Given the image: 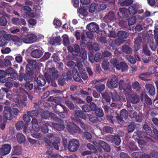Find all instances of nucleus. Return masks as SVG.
<instances>
[{"label": "nucleus", "mask_w": 158, "mask_h": 158, "mask_svg": "<svg viewBox=\"0 0 158 158\" xmlns=\"http://www.w3.org/2000/svg\"><path fill=\"white\" fill-rule=\"evenodd\" d=\"M28 115L33 118L32 121V126L33 129L36 132H38L40 131V128L38 125V120L40 121L38 117V113L36 110H32L31 111L27 112Z\"/></svg>", "instance_id": "1"}, {"label": "nucleus", "mask_w": 158, "mask_h": 158, "mask_svg": "<svg viewBox=\"0 0 158 158\" xmlns=\"http://www.w3.org/2000/svg\"><path fill=\"white\" fill-rule=\"evenodd\" d=\"M18 41L20 43L23 42L26 44H31L36 41L37 40V37L33 34H29L22 37L21 40L19 38L16 37Z\"/></svg>", "instance_id": "2"}, {"label": "nucleus", "mask_w": 158, "mask_h": 158, "mask_svg": "<svg viewBox=\"0 0 158 158\" xmlns=\"http://www.w3.org/2000/svg\"><path fill=\"white\" fill-rule=\"evenodd\" d=\"M111 62L117 69L121 70L122 72H126L128 69V66L124 62H121L119 63L118 61L115 59L112 60Z\"/></svg>", "instance_id": "3"}, {"label": "nucleus", "mask_w": 158, "mask_h": 158, "mask_svg": "<svg viewBox=\"0 0 158 158\" xmlns=\"http://www.w3.org/2000/svg\"><path fill=\"white\" fill-rule=\"evenodd\" d=\"M48 136L49 138H53L52 139L56 141L55 142H50V141L48 140V139H45V141L49 146H51L52 145L56 149H58L59 148L58 144L60 143V139L59 137H57L56 135H53L52 133H49L48 135Z\"/></svg>", "instance_id": "4"}, {"label": "nucleus", "mask_w": 158, "mask_h": 158, "mask_svg": "<svg viewBox=\"0 0 158 158\" xmlns=\"http://www.w3.org/2000/svg\"><path fill=\"white\" fill-rule=\"evenodd\" d=\"M93 143L99 149H101V148H102L106 152H109L110 151L109 146L105 142L102 140L94 141Z\"/></svg>", "instance_id": "5"}, {"label": "nucleus", "mask_w": 158, "mask_h": 158, "mask_svg": "<svg viewBox=\"0 0 158 158\" xmlns=\"http://www.w3.org/2000/svg\"><path fill=\"white\" fill-rule=\"evenodd\" d=\"M79 146V141L77 139H73L69 141L68 148L70 152H74L77 150Z\"/></svg>", "instance_id": "6"}, {"label": "nucleus", "mask_w": 158, "mask_h": 158, "mask_svg": "<svg viewBox=\"0 0 158 158\" xmlns=\"http://www.w3.org/2000/svg\"><path fill=\"white\" fill-rule=\"evenodd\" d=\"M49 73L50 74L49 75L50 76L49 77H47V80L48 83L50 82H52V81L56 78L58 77V74L57 71L55 68H52L50 69L49 70Z\"/></svg>", "instance_id": "7"}, {"label": "nucleus", "mask_w": 158, "mask_h": 158, "mask_svg": "<svg viewBox=\"0 0 158 158\" xmlns=\"http://www.w3.org/2000/svg\"><path fill=\"white\" fill-rule=\"evenodd\" d=\"M67 129L68 131L72 134L78 132L80 130L79 128L76 124L70 122L68 123Z\"/></svg>", "instance_id": "8"}, {"label": "nucleus", "mask_w": 158, "mask_h": 158, "mask_svg": "<svg viewBox=\"0 0 158 158\" xmlns=\"http://www.w3.org/2000/svg\"><path fill=\"white\" fill-rule=\"evenodd\" d=\"M118 81L117 77L114 75H112L110 80H108L107 81L108 87L111 88L117 87L118 85Z\"/></svg>", "instance_id": "9"}, {"label": "nucleus", "mask_w": 158, "mask_h": 158, "mask_svg": "<svg viewBox=\"0 0 158 158\" xmlns=\"http://www.w3.org/2000/svg\"><path fill=\"white\" fill-rule=\"evenodd\" d=\"M11 147L8 144H5L0 149V154L2 156H5L8 154L11 150Z\"/></svg>", "instance_id": "10"}, {"label": "nucleus", "mask_w": 158, "mask_h": 158, "mask_svg": "<svg viewBox=\"0 0 158 158\" xmlns=\"http://www.w3.org/2000/svg\"><path fill=\"white\" fill-rule=\"evenodd\" d=\"M124 83V80H120L119 81V88L120 90L123 89L124 91L128 94L131 91V85H123Z\"/></svg>", "instance_id": "11"}, {"label": "nucleus", "mask_w": 158, "mask_h": 158, "mask_svg": "<svg viewBox=\"0 0 158 158\" xmlns=\"http://www.w3.org/2000/svg\"><path fill=\"white\" fill-rule=\"evenodd\" d=\"M128 114L127 111L124 109L121 110L120 112V116L118 115L116 117L118 122H123V119L126 120Z\"/></svg>", "instance_id": "12"}, {"label": "nucleus", "mask_w": 158, "mask_h": 158, "mask_svg": "<svg viewBox=\"0 0 158 158\" xmlns=\"http://www.w3.org/2000/svg\"><path fill=\"white\" fill-rule=\"evenodd\" d=\"M6 73L10 75V77H8L7 78L8 81H11V78L16 79L18 77V74L11 68H9L6 70Z\"/></svg>", "instance_id": "13"}, {"label": "nucleus", "mask_w": 158, "mask_h": 158, "mask_svg": "<svg viewBox=\"0 0 158 158\" xmlns=\"http://www.w3.org/2000/svg\"><path fill=\"white\" fill-rule=\"evenodd\" d=\"M86 28L91 31L95 32L98 30L99 27L96 23H91L87 26Z\"/></svg>", "instance_id": "14"}, {"label": "nucleus", "mask_w": 158, "mask_h": 158, "mask_svg": "<svg viewBox=\"0 0 158 158\" xmlns=\"http://www.w3.org/2000/svg\"><path fill=\"white\" fill-rule=\"evenodd\" d=\"M5 110L4 112V117L8 120H10L12 118V115L10 111V108L7 106H5Z\"/></svg>", "instance_id": "15"}, {"label": "nucleus", "mask_w": 158, "mask_h": 158, "mask_svg": "<svg viewBox=\"0 0 158 158\" xmlns=\"http://www.w3.org/2000/svg\"><path fill=\"white\" fill-rule=\"evenodd\" d=\"M37 82L39 86H44L46 83L45 77L42 75H39L37 78Z\"/></svg>", "instance_id": "16"}, {"label": "nucleus", "mask_w": 158, "mask_h": 158, "mask_svg": "<svg viewBox=\"0 0 158 158\" xmlns=\"http://www.w3.org/2000/svg\"><path fill=\"white\" fill-rule=\"evenodd\" d=\"M42 55L43 53L42 51L38 49L33 50L31 53L32 56L36 58L40 57Z\"/></svg>", "instance_id": "17"}, {"label": "nucleus", "mask_w": 158, "mask_h": 158, "mask_svg": "<svg viewBox=\"0 0 158 158\" xmlns=\"http://www.w3.org/2000/svg\"><path fill=\"white\" fill-rule=\"evenodd\" d=\"M0 36L7 40H10L12 39L11 35L10 34H6V32L4 31H0Z\"/></svg>", "instance_id": "18"}, {"label": "nucleus", "mask_w": 158, "mask_h": 158, "mask_svg": "<svg viewBox=\"0 0 158 158\" xmlns=\"http://www.w3.org/2000/svg\"><path fill=\"white\" fill-rule=\"evenodd\" d=\"M145 88L149 94L153 95L154 94L155 89L154 86L150 84H148L145 85Z\"/></svg>", "instance_id": "19"}, {"label": "nucleus", "mask_w": 158, "mask_h": 158, "mask_svg": "<svg viewBox=\"0 0 158 158\" xmlns=\"http://www.w3.org/2000/svg\"><path fill=\"white\" fill-rule=\"evenodd\" d=\"M119 12L117 13L118 15L120 18L122 16L124 17L127 15V10L125 8H120L119 9Z\"/></svg>", "instance_id": "20"}, {"label": "nucleus", "mask_w": 158, "mask_h": 158, "mask_svg": "<svg viewBox=\"0 0 158 158\" xmlns=\"http://www.w3.org/2000/svg\"><path fill=\"white\" fill-rule=\"evenodd\" d=\"M130 102L132 103H136L139 101V98L138 95L133 94L131 95L129 99Z\"/></svg>", "instance_id": "21"}, {"label": "nucleus", "mask_w": 158, "mask_h": 158, "mask_svg": "<svg viewBox=\"0 0 158 158\" xmlns=\"http://www.w3.org/2000/svg\"><path fill=\"white\" fill-rule=\"evenodd\" d=\"M117 35L121 39H126L128 36L129 34L126 31H120L118 32Z\"/></svg>", "instance_id": "22"}, {"label": "nucleus", "mask_w": 158, "mask_h": 158, "mask_svg": "<svg viewBox=\"0 0 158 158\" xmlns=\"http://www.w3.org/2000/svg\"><path fill=\"white\" fill-rule=\"evenodd\" d=\"M118 3L122 6H128L133 3L132 0H119Z\"/></svg>", "instance_id": "23"}, {"label": "nucleus", "mask_w": 158, "mask_h": 158, "mask_svg": "<svg viewBox=\"0 0 158 158\" xmlns=\"http://www.w3.org/2000/svg\"><path fill=\"white\" fill-rule=\"evenodd\" d=\"M139 42L141 43L140 38H137L135 42V49H134V52H137L140 48V44Z\"/></svg>", "instance_id": "24"}, {"label": "nucleus", "mask_w": 158, "mask_h": 158, "mask_svg": "<svg viewBox=\"0 0 158 158\" xmlns=\"http://www.w3.org/2000/svg\"><path fill=\"white\" fill-rule=\"evenodd\" d=\"M122 50L124 52L128 54L131 53L132 51V49L127 45H124L122 46Z\"/></svg>", "instance_id": "25"}, {"label": "nucleus", "mask_w": 158, "mask_h": 158, "mask_svg": "<svg viewBox=\"0 0 158 158\" xmlns=\"http://www.w3.org/2000/svg\"><path fill=\"white\" fill-rule=\"evenodd\" d=\"M80 53L81 55L77 58V60L78 62H82L86 59V53L85 52H84L83 53L81 52Z\"/></svg>", "instance_id": "26"}, {"label": "nucleus", "mask_w": 158, "mask_h": 158, "mask_svg": "<svg viewBox=\"0 0 158 158\" xmlns=\"http://www.w3.org/2000/svg\"><path fill=\"white\" fill-rule=\"evenodd\" d=\"M17 139L19 143H21L24 142L26 139L24 135L22 133H19L17 135Z\"/></svg>", "instance_id": "27"}, {"label": "nucleus", "mask_w": 158, "mask_h": 158, "mask_svg": "<svg viewBox=\"0 0 158 158\" xmlns=\"http://www.w3.org/2000/svg\"><path fill=\"white\" fill-rule=\"evenodd\" d=\"M74 72H75V73L73 74V77L74 79L76 81L81 82L82 80L80 77L78 75L76 69H73V73Z\"/></svg>", "instance_id": "28"}, {"label": "nucleus", "mask_w": 158, "mask_h": 158, "mask_svg": "<svg viewBox=\"0 0 158 158\" xmlns=\"http://www.w3.org/2000/svg\"><path fill=\"white\" fill-rule=\"evenodd\" d=\"M97 4L96 10L98 11H100L102 10H103L106 7V5L104 3H98Z\"/></svg>", "instance_id": "29"}, {"label": "nucleus", "mask_w": 158, "mask_h": 158, "mask_svg": "<svg viewBox=\"0 0 158 158\" xmlns=\"http://www.w3.org/2000/svg\"><path fill=\"white\" fill-rule=\"evenodd\" d=\"M106 19H108L111 21L115 19L114 14L113 11H110L105 16Z\"/></svg>", "instance_id": "30"}, {"label": "nucleus", "mask_w": 158, "mask_h": 158, "mask_svg": "<svg viewBox=\"0 0 158 158\" xmlns=\"http://www.w3.org/2000/svg\"><path fill=\"white\" fill-rule=\"evenodd\" d=\"M53 126L55 129L59 131L63 130L64 127V124L62 123L54 124Z\"/></svg>", "instance_id": "31"}, {"label": "nucleus", "mask_w": 158, "mask_h": 158, "mask_svg": "<svg viewBox=\"0 0 158 158\" xmlns=\"http://www.w3.org/2000/svg\"><path fill=\"white\" fill-rule=\"evenodd\" d=\"M124 40L120 39H116L114 41H112L113 44H112L111 46L114 47V46L115 44L117 45H119L120 44H123L124 42Z\"/></svg>", "instance_id": "32"}, {"label": "nucleus", "mask_w": 158, "mask_h": 158, "mask_svg": "<svg viewBox=\"0 0 158 158\" xmlns=\"http://www.w3.org/2000/svg\"><path fill=\"white\" fill-rule=\"evenodd\" d=\"M64 79L67 81L70 80L72 78V74L71 72L68 71L66 73H64L63 75Z\"/></svg>", "instance_id": "33"}, {"label": "nucleus", "mask_w": 158, "mask_h": 158, "mask_svg": "<svg viewBox=\"0 0 158 158\" xmlns=\"http://www.w3.org/2000/svg\"><path fill=\"white\" fill-rule=\"evenodd\" d=\"M112 98L113 100L115 101L120 100L121 98V97L115 91L113 93Z\"/></svg>", "instance_id": "34"}, {"label": "nucleus", "mask_w": 158, "mask_h": 158, "mask_svg": "<svg viewBox=\"0 0 158 158\" xmlns=\"http://www.w3.org/2000/svg\"><path fill=\"white\" fill-rule=\"evenodd\" d=\"M63 39V44L64 45L66 46L68 45L69 43V37L67 35H64L62 36Z\"/></svg>", "instance_id": "35"}, {"label": "nucleus", "mask_w": 158, "mask_h": 158, "mask_svg": "<svg viewBox=\"0 0 158 158\" xmlns=\"http://www.w3.org/2000/svg\"><path fill=\"white\" fill-rule=\"evenodd\" d=\"M95 88L97 90L100 92L103 91L104 89L105 86L103 84H97L96 85Z\"/></svg>", "instance_id": "36"}, {"label": "nucleus", "mask_w": 158, "mask_h": 158, "mask_svg": "<svg viewBox=\"0 0 158 158\" xmlns=\"http://www.w3.org/2000/svg\"><path fill=\"white\" fill-rule=\"evenodd\" d=\"M78 11L81 15H82L83 16H86L88 14L87 9L83 8L79 9L78 10Z\"/></svg>", "instance_id": "37"}, {"label": "nucleus", "mask_w": 158, "mask_h": 158, "mask_svg": "<svg viewBox=\"0 0 158 158\" xmlns=\"http://www.w3.org/2000/svg\"><path fill=\"white\" fill-rule=\"evenodd\" d=\"M149 75L146 73H142L139 75V77L141 79L144 81H148L150 79L148 78Z\"/></svg>", "instance_id": "38"}, {"label": "nucleus", "mask_w": 158, "mask_h": 158, "mask_svg": "<svg viewBox=\"0 0 158 158\" xmlns=\"http://www.w3.org/2000/svg\"><path fill=\"white\" fill-rule=\"evenodd\" d=\"M41 116L42 118L47 119L50 117V114L48 111H45L41 113Z\"/></svg>", "instance_id": "39"}, {"label": "nucleus", "mask_w": 158, "mask_h": 158, "mask_svg": "<svg viewBox=\"0 0 158 158\" xmlns=\"http://www.w3.org/2000/svg\"><path fill=\"white\" fill-rule=\"evenodd\" d=\"M143 52L146 55L149 56L150 55V51L146 45H144L143 46Z\"/></svg>", "instance_id": "40"}, {"label": "nucleus", "mask_w": 158, "mask_h": 158, "mask_svg": "<svg viewBox=\"0 0 158 158\" xmlns=\"http://www.w3.org/2000/svg\"><path fill=\"white\" fill-rule=\"evenodd\" d=\"M103 98L107 102H109L110 101V98L108 94L105 92L102 94Z\"/></svg>", "instance_id": "41"}, {"label": "nucleus", "mask_w": 158, "mask_h": 158, "mask_svg": "<svg viewBox=\"0 0 158 158\" xmlns=\"http://www.w3.org/2000/svg\"><path fill=\"white\" fill-rule=\"evenodd\" d=\"M95 114L96 115L99 117L102 116L104 113L102 110L101 109H98L95 111Z\"/></svg>", "instance_id": "42"}, {"label": "nucleus", "mask_w": 158, "mask_h": 158, "mask_svg": "<svg viewBox=\"0 0 158 158\" xmlns=\"http://www.w3.org/2000/svg\"><path fill=\"white\" fill-rule=\"evenodd\" d=\"M136 18L135 17H132L128 19V24L129 25H133L135 22Z\"/></svg>", "instance_id": "43"}, {"label": "nucleus", "mask_w": 158, "mask_h": 158, "mask_svg": "<svg viewBox=\"0 0 158 158\" xmlns=\"http://www.w3.org/2000/svg\"><path fill=\"white\" fill-rule=\"evenodd\" d=\"M87 147L93 152H97L96 148L93 145L90 143H88L87 144Z\"/></svg>", "instance_id": "44"}, {"label": "nucleus", "mask_w": 158, "mask_h": 158, "mask_svg": "<svg viewBox=\"0 0 158 158\" xmlns=\"http://www.w3.org/2000/svg\"><path fill=\"white\" fill-rule=\"evenodd\" d=\"M12 23L15 24L17 25H21V23L20 22V19L18 18H14L12 19Z\"/></svg>", "instance_id": "45"}, {"label": "nucleus", "mask_w": 158, "mask_h": 158, "mask_svg": "<svg viewBox=\"0 0 158 158\" xmlns=\"http://www.w3.org/2000/svg\"><path fill=\"white\" fill-rule=\"evenodd\" d=\"M135 125L134 123H131L130 124L128 127V131L129 132H132L134 130Z\"/></svg>", "instance_id": "46"}, {"label": "nucleus", "mask_w": 158, "mask_h": 158, "mask_svg": "<svg viewBox=\"0 0 158 158\" xmlns=\"http://www.w3.org/2000/svg\"><path fill=\"white\" fill-rule=\"evenodd\" d=\"M97 6V4H96L95 3H92L90 5L89 9V11L90 12L92 13L94 12L95 10H96Z\"/></svg>", "instance_id": "47"}, {"label": "nucleus", "mask_w": 158, "mask_h": 158, "mask_svg": "<svg viewBox=\"0 0 158 158\" xmlns=\"http://www.w3.org/2000/svg\"><path fill=\"white\" fill-rule=\"evenodd\" d=\"M145 99V101L146 103L148 105H151L152 103V102L150 98L146 94L144 95Z\"/></svg>", "instance_id": "48"}, {"label": "nucleus", "mask_w": 158, "mask_h": 158, "mask_svg": "<svg viewBox=\"0 0 158 158\" xmlns=\"http://www.w3.org/2000/svg\"><path fill=\"white\" fill-rule=\"evenodd\" d=\"M23 126V122L22 121H19L16 124V128L18 130L22 129Z\"/></svg>", "instance_id": "49"}, {"label": "nucleus", "mask_w": 158, "mask_h": 158, "mask_svg": "<svg viewBox=\"0 0 158 158\" xmlns=\"http://www.w3.org/2000/svg\"><path fill=\"white\" fill-rule=\"evenodd\" d=\"M7 20L6 18L4 17H1L0 18V23L3 26H4L7 23Z\"/></svg>", "instance_id": "50"}, {"label": "nucleus", "mask_w": 158, "mask_h": 158, "mask_svg": "<svg viewBox=\"0 0 158 158\" xmlns=\"http://www.w3.org/2000/svg\"><path fill=\"white\" fill-rule=\"evenodd\" d=\"M132 87L133 88L136 89V91H139L140 86L138 82L137 81H135L132 84Z\"/></svg>", "instance_id": "51"}, {"label": "nucleus", "mask_w": 158, "mask_h": 158, "mask_svg": "<svg viewBox=\"0 0 158 158\" xmlns=\"http://www.w3.org/2000/svg\"><path fill=\"white\" fill-rule=\"evenodd\" d=\"M82 112L80 110H76L75 111V114H74V116L76 118L79 119V118L81 115H82Z\"/></svg>", "instance_id": "52"}, {"label": "nucleus", "mask_w": 158, "mask_h": 158, "mask_svg": "<svg viewBox=\"0 0 158 158\" xmlns=\"http://www.w3.org/2000/svg\"><path fill=\"white\" fill-rule=\"evenodd\" d=\"M120 142L121 140L119 137L117 136H114V139L113 143H114L116 145H118L120 144Z\"/></svg>", "instance_id": "53"}, {"label": "nucleus", "mask_w": 158, "mask_h": 158, "mask_svg": "<svg viewBox=\"0 0 158 158\" xmlns=\"http://www.w3.org/2000/svg\"><path fill=\"white\" fill-rule=\"evenodd\" d=\"M103 130L104 131L108 133H112L113 131L112 129L109 127H103Z\"/></svg>", "instance_id": "54"}, {"label": "nucleus", "mask_w": 158, "mask_h": 158, "mask_svg": "<svg viewBox=\"0 0 158 158\" xmlns=\"http://www.w3.org/2000/svg\"><path fill=\"white\" fill-rule=\"evenodd\" d=\"M65 103L70 109L73 110L74 109V105L70 101H67Z\"/></svg>", "instance_id": "55"}, {"label": "nucleus", "mask_w": 158, "mask_h": 158, "mask_svg": "<svg viewBox=\"0 0 158 158\" xmlns=\"http://www.w3.org/2000/svg\"><path fill=\"white\" fill-rule=\"evenodd\" d=\"M114 139V136L112 135H108L106 138V139L107 141L111 143H113Z\"/></svg>", "instance_id": "56"}, {"label": "nucleus", "mask_w": 158, "mask_h": 158, "mask_svg": "<svg viewBox=\"0 0 158 158\" xmlns=\"http://www.w3.org/2000/svg\"><path fill=\"white\" fill-rule=\"evenodd\" d=\"M92 48L95 51H98L99 50L100 46L98 44L94 43L92 45Z\"/></svg>", "instance_id": "57"}, {"label": "nucleus", "mask_w": 158, "mask_h": 158, "mask_svg": "<svg viewBox=\"0 0 158 158\" xmlns=\"http://www.w3.org/2000/svg\"><path fill=\"white\" fill-rule=\"evenodd\" d=\"M89 106L88 105H85L82 106V110L85 112H88L90 110Z\"/></svg>", "instance_id": "58"}, {"label": "nucleus", "mask_w": 158, "mask_h": 158, "mask_svg": "<svg viewBox=\"0 0 158 158\" xmlns=\"http://www.w3.org/2000/svg\"><path fill=\"white\" fill-rule=\"evenodd\" d=\"M78 124H79L85 130H86L87 128V126L84 123L82 122L80 119H79V120L78 121Z\"/></svg>", "instance_id": "59"}, {"label": "nucleus", "mask_w": 158, "mask_h": 158, "mask_svg": "<svg viewBox=\"0 0 158 158\" xmlns=\"http://www.w3.org/2000/svg\"><path fill=\"white\" fill-rule=\"evenodd\" d=\"M71 97L72 99H73V100L75 101L76 102L79 103H83L84 102L82 100L80 99L74 97L72 96H71Z\"/></svg>", "instance_id": "60"}, {"label": "nucleus", "mask_w": 158, "mask_h": 158, "mask_svg": "<svg viewBox=\"0 0 158 158\" xmlns=\"http://www.w3.org/2000/svg\"><path fill=\"white\" fill-rule=\"evenodd\" d=\"M84 136L85 138V139L88 140L91 139L92 137V135L87 132H85Z\"/></svg>", "instance_id": "61"}, {"label": "nucleus", "mask_w": 158, "mask_h": 158, "mask_svg": "<svg viewBox=\"0 0 158 158\" xmlns=\"http://www.w3.org/2000/svg\"><path fill=\"white\" fill-rule=\"evenodd\" d=\"M101 56V55L100 53L98 52L95 54L94 56V60L96 62L99 61L100 60Z\"/></svg>", "instance_id": "62"}, {"label": "nucleus", "mask_w": 158, "mask_h": 158, "mask_svg": "<svg viewBox=\"0 0 158 158\" xmlns=\"http://www.w3.org/2000/svg\"><path fill=\"white\" fill-rule=\"evenodd\" d=\"M109 63L107 60H104L102 62V66L104 69H107L108 68Z\"/></svg>", "instance_id": "63"}, {"label": "nucleus", "mask_w": 158, "mask_h": 158, "mask_svg": "<svg viewBox=\"0 0 158 158\" xmlns=\"http://www.w3.org/2000/svg\"><path fill=\"white\" fill-rule=\"evenodd\" d=\"M28 23L32 27L36 24V21L34 19H30L28 20Z\"/></svg>", "instance_id": "64"}]
</instances>
